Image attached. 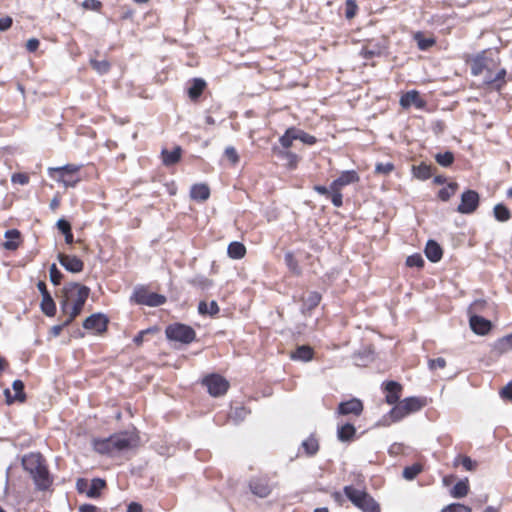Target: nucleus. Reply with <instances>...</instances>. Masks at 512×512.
<instances>
[{
    "label": "nucleus",
    "instance_id": "f257e3e1",
    "mask_svg": "<svg viewBox=\"0 0 512 512\" xmlns=\"http://www.w3.org/2000/svg\"><path fill=\"white\" fill-rule=\"evenodd\" d=\"M471 74L479 76L486 73L484 83L496 91H501L506 85L507 71L504 68L498 69L501 64L498 52L486 49L471 57L467 61Z\"/></svg>",
    "mask_w": 512,
    "mask_h": 512
},
{
    "label": "nucleus",
    "instance_id": "f03ea898",
    "mask_svg": "<svg viewBox=\"0 0 512 512\" xmlns=\"http://www.w3.org/2000/svg\"><path fill=\"white\" fill-rule=\"evenodd\" d=\"M139 435L136 431H122L107 438L94 439L93 449L101 455H113L116 452L136 447L139 443Z\"/></svg>",
    "mask_w": 512,
    "mask_h": 512
},
{
    "label": "nucleus",
    "instance_id": "7ed1b4c3",
    "mask_svg": "<svg viewBox=\"0 0 512 512\" xmlns=\"http://www.w3.org/2000/svg\"><path fill=\"white\" fill-rule=\"evenodd\" d=\"M22 465L24 470L31 475L38 490L46 491L51 487L53 479L49 473L46 460L41 453L25 455L22 459Z\"/></svg>",
    "mask_w": 512,
    "mask_h": 512
},
{
    "label": "nucleus",
    "instance_id": "20e7f679",
    "mask_svg": "<svg viewBox=\"0 0 512 512\" xmlns=\"http://www.w3.org/2000/svg\"><path fill=\"white\" fill-rule=\"evenodd\" d=\"M360 181V176L355 170L342 171L340 175L331 182L329 188L323 185H314L313 190L320 195L330 199L332 204L339 208L343 205L342 189L350 184Z\"/></svg>",
    "mask_w": 512,
    "mask_h": 512
},
{
    "label": "nucleus",
    "instance_id": "39448f33",
    "mask_svg": "<svg viewBox=\"0 0 512 512\" xmlns=\"http://www.w3.org/2000/svg\"><path fill=\"white\" fill-rule=\"evenodd\" d=\"M89 295V287L77 282L68 283L62 289L60 307L66 304L68 309L73 310L75 313H81Z\"/></svg>",
    "mask_w": 512,
    "mask_h": 512
},
{
    "label": "nucleus",
    "instance_id": "423d86ee",
    "mask_svg": "<svg viewBox=\"0 0 512 512\" xmlns=\"http://www.w3.org/2000/svg\"><path fill=\"white\" fill-rule=\"evenodd\" d=\"M343 492L349 501L361 511L381 512L380 505L366 491L363 481H360L357 487L353 485L344 486Z\"/></svg>",
    "mask_w": 512,
    "mask_h": 512
},
{
    "label": "nucleus",
    "instance_id": "0eeeda50",
    "mask_svg": "<svg viewBox=\"0 0 512 512\" xmlns=\"http://www.w3.org/2000/svg\"><path fill=\"white\" fill-rule=\"evenodd\" d=\"M428 398L425 396H411L401 400L389 411V417L393 422H399L412 413L419 412L428 405Z\"/></svg>",
    "mask_w": 512,
    "mask_h": 512
},
{
    "label": "nucleus",
    "instance_id": "6e6552de",
    "mask_svg": "<svg viewBox=\"0 0 512 512\" xmlns=\"http://www.w3.org/2000/svg\"><path fill=\"white\" fill-rule=\"evenodd\" d=\"M81 167V165L66 164L62 167L49 168V175L66 188L75 187L82 180L79 174Z\"/></svg>",
    "mask_w": 512,
    "mask_h": 512
},
{
    "label": "nucleus",
    "instance_id": "1a4fd4ad",
    "mask_svg": "<svg viewBox=\"0 0 512 512\" xmlns=\"http://www.w3.org/2000/svg\"><path fill=\"white\" fill-rule=\"evenodd\" d=\"M165 336L169 341L188 345L196 340V331L187 324L175 322L166 326Z\"/></svg>",
    "mask_w": 512,
    "mask_h": 512
},
{
    "label": "nucleus",
    "instance_id": "9d476101",
    "mask_svg": "<svg viewBox=\"0 0 512 512\" xmlns=\"http://www.w3.org/2000/svg\"><path fill=\"white\" fill-rule=\"evenodd\" d=\"M131 300L138 305H145L148 307H159L167 302L165 295L151 292L146 286H139L135 288Z\"/></svg>",
    "mask_w": 512,
    "mask_h": 512
},
{
    "label": "nucleus",
    "instance_id": "9b49d317",
    "mask_svg": "<svg viewBox=\"0 0 512 512\" xmlns=\"http://www.w3.org/2000/svg\"><path fill=\"white\" fill-rule=\"evenodd\" d=\"M202 384L207 387L209 394L213 397L225 395L230 387L229 382L223 376L216 373L205 376Z\"/></svg>",
    "mask_w": 512,
    "mask_h": 512
},
{
    "label": "nucleus",
    "instance_id": "f8f14e48",
    "mask_svg": "<svg viewBox=\"0 0 512 512\" xmlns=\"http://www.w3.org/2000/svg\"><path fill=\"white\" fill-rule=\"evenodd\" d=\"M403 385L394 380L384 381L381 384V390L385 396V402L388 405L395 406L401 400V396L403 394Z\"/></svg>",
    "mask_w": 512,
    "mask_h": 512
},
{
    "label": "nucleus",
    "instance_id": "ddd939ff",
    "mask_svg": "<svg viewBox=\"0 0 512 512\" xmlns=\"http://www.w3.org/2000/svg\"><path fill=\"white\" fill-rule=\"evenodd\" d=\"M479 204L480 196L478 192L468 189L462 193L457 211L461 214H472L478 209Z\"/></svg>",
    "mask_w": 512,
    "mask_h": 512
},
{
    "label": "nucleus",
    "instance_id": "4468645a",
    "mask_svg": "<svg viewBox=\"0 0 512 512\" xmlns=\"http://www.w3.org/2000/svg\"><path fill=\"white\" fill-rule=\"evenodd\" d=\"M108 324V317L102 313H94L83 321V327L97 335L105 333L108 329Z\"/></svg>",
    "mask_w": 512,
    "mask_h": 512
},
{
    "label": "nucleus",
    "instance_id": "2eb2a0df",
    "mask_svg": "<svg viewBox=\"0 0 512 512\" xmlns=\"http://www.w3.org/2000/svg\"><path fill=\"white\" fill-rule=\"evenodd\" d=\"M364 410L363 402L358 398H351L350 400L340 402L337 407L338 415H353L360 416Z\"/></svg>",
    "mask_w": 512,
    "mask_h": 512
},
{
    "label": "nucleus",
    "instance_id": "dca6fc26",
    "mask_svg": "<svg viewBox=\"0 0 512 512\" xmlns=\"http://www.w3.org/2000/svg\"><path fill=\"white\" fill-rule=\"evenodd\" d=\"M59 263L71 273H80L84 269V262L75 255L59 253L57 256Z\"/></svg>",
    "mask_w": 512,
    "mask_h": 512
},
{
    "label": "nucleus",
    "instance_id": "f3484780",
    "mask_svg": "<svg viewBox=\"0 0 512 512\" xmlns=\"http://www.w3.org/2000/svg\"><path fill=\"white\" fill-rule=\"evenodd\" d=\"M400 105L404 109H407L412 105L417 109H423L426 106V101L421 97L417 90H410L401 96Z\"/></svg>",
    "mask_w": 512,
    "mask_h": 512
},
{
    "label": "nucleus",
    "instance_id": "a211bd4d",
    "mask_svg": "<svg viewBox=\"0 0 512 512\" xmlns=\"http://www.w3.org/2000/svg\"><path fill=\"white\" fill-rule=\"evenodd\" d=\"M249 487L253 494L262 498L267 497L272 490L267 477L253 478L249 483Z\"/></svg>",
    "mask_w": 512,
    "mask_h": 512
},
{
    "label": "nucleus",
    "instance_id": "6ab92c4d",
    "mask_svg": "<svg viewBox=\"0 0 512 512\" xmlns=\"http://www.w3.org/2000/svg\"><path fill=\"white\" fill-rule=\"evenodd\" d=\"M469 324L472 331L478 335H487L492 329L491 321L478 315L471 316Z\"/></svg>",
    "mask_w": 512,
    "mask_h": 512
},
{
    "label": "nucleus",
    "instance_id": "aec40b11",
    "mask_svg": "<svg viewBox=\"0 0 512 512\" xmlns=\"http://www.w3.org/2000/svg\"><path fill=\"white\" fill-rule=\"evenodd\" d=\"M12 387H13V390L15 391V394L14 396H12L11 392L9 389H6L4 391V394H5V397H6V402L8 404H12L13 402L15 401H18V402H25L26 401V394L24 392V383L22 380H15L12 384Z\"/></svg>",
    "mask_w": 512,
    "mask_h": 512
},
{
    "label": "nucleus",
    "instance_id": "412c9836",
    "mask_svg": "<svg viewBox=\"0 0 512 512\" xmlns=\"http://www.w3.org/2000/svg\"><path fill=\"white\" fill-rule=\"evenodd\" d=\"M6 241L3 248L9 251L17 250L23 243L21 232L18 229H10L5 232Z\"/></svg>",
    "mask_w": 512,
    "mask_h": 512
},
{
    "label": "nucleus",
    "instance_id": "4be33fe9",
    "mask_svg": "<svg viewBox=\"0 0 512 512\" xmlns=\"http://www.w3.org/2000/svg\"><path fill=\"white\" fill-rule=\"evenodd\" d=\"M206 82L201 78H194L190 82V86L187 89L188 97L191 101L197 102L204 90L206 89Z\"/></svg>",
    "mask_w": 512,
    "mask_h": 512
},
{
    "label": "nucleus",
    "instance_id": "5701e85b",
    "mask_svg": "<svg viewBox=\"0 0 512 512\" xmlns=\"http://www.w3.org/2000/svg\"><path fill=\"white\" fill-rule=\"evenodd\" d=\"M322 296L317 291H311L306 296L301 297V301L303 303L302 305V312L310 313L312 310H314L321 302Z\"/></svg>",
    "mask_w": 512,
    "mask_h": 512
},
{
    "label": "nucleus",
    "instance_id": "b1692460",
    "mask_svg": "<svg viewBox=\"0 0 512 512\" xmlns=\"http://www.w3.org/2000/svg\"><path fill=\"white\" fill-rule=\"evenodd\" d=\"M210 197V188L206 183H197L191 186L190 198L194 201L204 202Z\"/></svg>",
    "mask_w": 512,
    "mask_h": 512
},
{
    "label": "nucleus",
    "instance_id": "393cba45",
    "mask_svg": "<svg viewBox=\"0 0 512 512\" xmlns=\"http://www.w3.org/2000/svg\"><path fill=\"white\" fill-rule=\"evenodd\" d=\"M314 349L309 345L298 346L295 351L291 352L290 358L292 360L308 362L314 358Z\"/></svg>",
    "mask_w": 512,
    "mask_h": 512
},
{
    "label": "nucleus",
    "instance_id": "a878e982",
    "mask_svg": "<svg viewBox=\"0 0 512 512\" xmlns=\"http://www.w3.org/2000/svg\"><path fill=\"white\" fill-rule=\"evenodd\" d=\"M425 255L431 262H438L443 256L441 246L434 240H429L425 246Z\"/></svg>",
    "mask_w": 512,
    "mask_h": 512
},
{
    "label": "nucleus",
    "instance_id": "bb28decb",
    "mask_svg": "<svg viewBox=\"0 0 512 512\" xmlns=\"http://www.w3.org/2000/svg\"><path fill=\"white\" fill-rule=\"evenodd\" d=\"M162 161L165 166H171L178 163L181 160L182 149L180 146H176L173 150L169 151L163 149L161 152Z\"/></svg>",
    "mask_w": 512,
    "mask_h": 512
},
{
    "label": "nucleus",
    "instance_id": "cd10ccee",
    "mask_svg": "<svg viewBox=\"0 0 512 512\" xmlns=\"http://www.w3.org/2000/svg\"><path fill=\"white\" fill-rule=\"evenodd\" d=\"M319 447V441L315 434H311L301 444V449H303L304 454L308 457L316 455Z\"/></svg>",
    "mask_w": 512,
    "mask_h": 512
},
{
    "label": "nucleus",
    "instance_id": "c85d7f7f",
    "mask_svg": "<svg viewBox=\"0 0 512 512\" xmlns=\"http://www.w3.org/2000/svg\"><path fill=\"white\" fill-rule=\"evenodd\" d=\"M356 428L353 424L345 423L337 428V437L342 442H350L354 440Z\"/></svg>",
    "mask_w": 512,
    "mask_h": 512
},
{
    "label": "nucleus",
    "instance_id": "c756f323",
    "mask_svg": "<svg viewBox=\"0 0 512 512\" xmlns=\"http://www.w3.org/2000/svg\"><path fill=\"white\" fill-rule=\"evenodd\" d=\"M246 247L243 243L234 241L228 245L227 254L231 259L239 260L245 257Z\"/></svg>",
    "mask_w": 512,
    "mask_h": 512
},
{
    "label": "nucleus",
    "instance_id": "7c9ffc66",
    "mask_svg": "<svg viewBox=\"0 0 512 512\" xmlns=\"http://www.w3.org/2000/svg\"><path fill=\"white\" fill-rule=\"evenodd\" d=\"M470 491L469 481L467 478L458 481L450 490V495L453 498L459 499L466 497Z\"/></svg>",
    "mask_w": 512,
    "mask_h": 512
},
{
    "label": "nucleus",
    "instance_id": "2f4dec72",
    "mask_svg": "<svg viewBox=\"0 0 512 512\" xmlns=\"http://www.w3.org/2000/svg\"><path fill=\"white\" fill-rule=\"evenodd\" d=\"M41 311L48 317H53L56 314V304L50 293H45L42 296V301L40 304Z\"/></svg>",
    "mask_w": 512,
    "mask_h": 512
},
{
    "label": "nucleus",
    "instance_id": "473e14b6",
    "mask_svg": "<svg viewBox=\"0 0 512 512\" xmlns=\"http://www.w3.org/2000/svg\"><path fill=\"white\" fill-rule=\"evenodd\" d=\"M458 189L459 184L457 182H450L446 187H443L438 191L437 197L439 200L447 202L456 194Z\"/></svg>",
    "mask_w": 512,
    "mask_h": 512
},
{
    "label": "nucleus",
    "instance_id": "72a5a7b5",
    "mask_svg": "<svg viewBox=\"0 0 512 512\" xmlns=\"http://www.w3.org/2000/svg\"><path fill=\"white\" fill-rule=\"evenodd\" d=\"M56 226L58 230L64 235L66 244H73L74 236L72 233L71 224L65 219H59L56 223Z\"/></svg>",
    "mask_w": 512,
    "mask_h": 512
},
{
    "label": "nucleus",
    "instance_id": "f704fd0d",
    "mask_svg": "<svg viewBox=\"0 0 512 512\" xmlns=\"http://www.w3.org/2000/svg\"><path fill=\"white\" fill-rule=\"evenodd\" d=\"M462 466L466 471H474L477 468V462L469 456L458 455L453 460V467Z\"/></svg>",
    "mask_w": 512,
    "mask_h": 512
},
{
    "label": "nucleus",
    "instance_id": "c9c22d12",
    "mask_svg": "<svg viewBox=\"0 0 512 512\" xmlns=\"http://www.w3.org/2000/svg\"><path fill=\"white\" fill-rule=\"evenodd\" d=\"M414 39L416 40L417 46L421 51H426L436 44V39L434 37L427 38L422 32H417L414 35Z\"/></svg>",
    "mask_w": 512,
    "mask_h": 512
},
{
    "label": "nucleus",
    "instance_id": "e433bc0d",
    "mask_svg": "<svg viewBox=\"0 0 512 512\" xmlns=\"http://www.w3.org/2000/svg\"><path fill=\"white\" fill-rule=\"evenodd\" d=\"M294 140H297L295 127L288 128L279 138L281 146L285 149L284 151H289L288 149L292 146Z\"/></svg>",
    "mask_w": 512,
    "mask_h": 512
},
{
    "label": "nucleus",
    "instance_id": "4c0bfd02",
    "mask_svg": "<svg viewBox=\"0 0 512 512\" xmlns=\"http://www.w3.org/2000/svg\"><path fill=\"white\" fill-rule=\"evenodd\" d=\"M413 174L420 180H427L432 176V167L422 162L418 166H413Z\"/></svg>",
    "mask_w": 512,
    "mask_h": 512
},
{
    "label": "nucleus",
    "instance_id": "58836bf2",
    "mask_svg": "<svg viewBox=\"0 0 512 512\" xmlns=\"http://www.w3.org/2000/svg\"><path fill=\"white\" fill-rule=\"evenodd\" d=\"M89 63L91 65L92 69L100 75L107 74L111 69V63L106 59L97 60V59L91 58Z\"/></svg>",
    "mask_w": 512,
    "mask_h": 512
},
{
    "label": "nucleus",
    "instance_id": "ea45409f",
    "mask_svg": "<svg viewBox=\"0 0 512 512\" xmlns=\"http://www.w3.org/2000/svg\"><path fill=\"white\" fill-rule=\"evenodd\" d=\"M219 310V306L217 302L214 300L211 301L210 303L201 301L198 305V311L202 315L209 314L210 316H215L219 313Z\"/></svg>",
    "mask_w": 512,
    "mask_h": 512
},
{
    "label": "nucleus",
    "instance_id": "a19ab883",
    "mask_svg": "<svg viewBox=\"0 0 512 512\" xmlns=\"http://www.w3.org/2000/svg\"><path fill=\"white\" fill-rule=\"evenodd\" d=\"M277 154L287 161L286 166L288 169H296L299 162V156L297 154L291 151H278Z\"/></svg>",
    "mask_w": 512,
    "mask_h": 512
},
{
    "label": "nucleus",
    "instance_id": "79ce46f5",
    "mask_svg": "<svg viewBox=\"0 0 512 512\" xmlns=\"http://www.w3.org/2000/svg\"><path fill=\"white\" fill-rule=\"evenodd\" d=\"M494 217L499 222H506L511 218L510 210L504 204H497L493 208Z\"/></svg>",
    "mask_w": 512,
    "mask_h": 512
},
{
    "label": "nucleus",
    "instance_id": "37998d69",
    "mask_svg": "<svg viewBox=\"0 0 512 512\" xmlns=\"http://www.w3.org/2000/svg\"><path fill=\"white\" fill-rule=\"evenodd\" d=\"M106 483L103 479L95 478L92 480L90 488L87 491L89 498H98L100 496V490L105 487Z\"/></svg>",
    "mask_w": 512,
    "mask_h": 512
},
{
    "label": "nucleus",
    "instance_id": "c03bdc74",
    "mask_svg": "<svg viewBox=\"0 0 512 512\" xmlns=\"http://www.w3.org/2000/svg\"><path fill=\"white\" fill-rule=\"evenodd\" d=\"M423 471V465L420 463H414L410 466H406L403 470V477L406 480L415 479Z\"/></svg>",
    "mask_w": 512,
    "mask_h": 512
},
{
    "label": "nucleus",
    "instance_id": "a18cd8bd",
    "mask_svg": "<svg viewBox=\"0 0 512 512\" xmlns=\"http://www.w3.org/2000/svg\"><path fill=\"white\" fill-rule=\"evenodd\" d=\"M435 160L439 165L449 167L454 162V154L450 151L439 153L435 156Z\"/></svg>",
    "mask_w": 512,
    "mask_h": 512
},
{
    "label": "nucleus",
    "instance_id": "49530a36",
    "mask_svg": "<svg viewBox=\"0 0 512 512\" xmlns=\"http://www.w3.org/2000/svg\"><path fill=\"white\" fill-rule=\"evenodd\" d=\"M61 308V312L66 317L63 321L62 325L65 327L69 326L81 313H75L73 310L68 309L66 304H63Z\"/></svg>",
    "mask_w": 512,
    "mask_h": 512
},
{
    "label": "nucleus",
    "instance_id": "de8ad7c7",
    "mask_svg": "<svg viewBox=\"0 0 512 512\" xmlns=\"http://www.w3.org/2000/svg\"><path fill=\"white\" fill-rule=\"evenodd\" d=\"M296 137L297 140H300L302 143L306 145H314L317 143V138L301 129L296 128Z\"/></svg>",
    "mask_w": 512,
    "mask_h": 512
},
{
    "label": "nucleus",
    "instance_id": "09e8293b",
    "mask_svg": "<svg viewBox=\"0 0 512 512\" xmlns=\"http://www.w3.org/2000/svg\"><path fill=\"white\" fill-rule=\"evenodd\" d=\"M358 5L356 0H346L345 2V17L350 20L353 19L358 12Z\"/></svg>",
    "mask_w": 512,
    "mask_h": 512
},
{
    "label": "nucleus",
    "instance_id": "8fccbe9b",
    "mask_svg": "<svg viewBox=\"0 0 512 512\" xmlns=\"http://www.w3.org/2000/svg\"><path fill=\"white\" fill-rule=\"evenodd\" d=\"M472 509L464 504L461 503H451L447 506H445L441 512H471Z\"/></svg>",
    "mask_w": 512,
    "mask_h": 512
},
{
    "label": "nucleus",
    "instance_id": "3c124183",
    "mask_svg": "<svg viewBox=\"0 0 512 512\" xmlns=\"http://www.w3.org/2000/svg\"><path fill=\"white\" fill-rule=\"evenodd\" d=\"M406 265L408 267L422 268L424 266V259L421 254L415 253L407 257Z\"/></svg>",
    "mask_w": 512,
    "mask_h": 512
},
{
    "label": "nucleus",
    "instance_id": "603ef678",
    "mask_svg": "<svg viewBox=\"0 0 512 512\" xmlns=\"http://www.w3.org/2000/svg\"><path fill=\"white\" fill-rule=\"evenodd\" d=\"M394 169H395V166L392 162L377 163L375 166V173L387 176L392 171H394Z\"/></svg>",
    "mask_w": 512,
    "mask_h": 512
},
{
    "label": "nucleus",
    "instance_id": "864d4df0",
    "mask_svg": "<svg viewBox=\"0 0 512 512\" xmlns=\"http://www.w3.org/2000/svg\"><path fill=\"white\" fill-rule=\"evenodd\" d=\"M50 280L54 285H59L62 281L63 274L57 268L56 264H52L49 269Z\"/></svg>",
    "mask_w": 512,
    "mask_h": 512
},
{
    "label": "nucleus",
    "instance_id": "5fc2aeb1",
    "mask_svg": "<svg viewBox=\"0 0 512 512\" xmlns=\"http://www.w3.org/2000/svg\"><path fill=\"white\" fill-rule=\"evenodd\" d=\"M224 156L232 165L238 164L240 160L237 150L232 146H229L225 149Z\"/></svg>",
    "mask_w": 512,
    "mask_h": 512
},
{
    "label": "nucleus",
    "instance_id": "6e6d98bb",
    "mask_svg": "<svg viewBox=\"0 0 512 512\" xmlns=\"http://www.w3.org/2000/svg\"><path fill=\"white\" fill-rule=\"evenodd\" d=\"M191 284L201 289H207L213 285V281L207 277H196L191 280Z\"/></svg>",
    "mask_w": 512,
    "mask_h": 512
},
{
    "label": "nucleus",
    "instance_id": "4d7b16f0",
    "mask_svg": "<svg viewBox=\"0 0 512 512\" xmlns=\"http://www.w3.org/2000/svg\"><path fill=\"white\" fill-rule=\"evenodd\" d=\"M497 346L502 352L512 349V333L499 339Z\"/></svg>",
    "mask_w": 512,
    "mask_h": 512
},
{
    "label": "nucleus",
    "instance_id": "13d9d810",
    "mask_svg": "<svg viewBox=\"0 0 512 512\" xmlns=\"http://www.w3.org/2000/svg\"><path fill=\"white\" fill-rule=\"evenodd\" d=\"M29 181L30 177L27 173L18 172L11 176V182L14 184L26 185Z\"/></svg>",
    "mask_w": 512,
    "mask_h": 512
},
{
    "label": "nucleus",
    "instance_id": "bf43d9fd",
    "mask_svg": "<svg viewBox=\"0 0 512 512\" xmlns=\"http://www.w3.org/2000/svg\"><path fill=\"white\" fill-rule=\"evenodd\" d=\"M82 7L85 10H92L99 12L102 8V3L99 0H84L82 2Z\"/></svg>",
    "mask_w": 512,
    "mask_h": 512
},
{
    "label": "nucleus",
    "instance_id": "052dcab7",
    "mask_svg": "<svg viewBox=\"0 0 512 512\" xmlns=\"http://www.w3.org/2000/svg\"><path fill=\"white\" fill-rule=\"evenodd\" d=\"M380 52L375 50V49H372L370 48L369 46H363L361 51H360V55L366 59V60H370L372 58H374L375 56L379 55Z\"/></svg>",
    "mask_w": 512,
    "mask_h": 512
},
{
    "label": "nucleus",
    "instance_id": "680f3d73",
    "mask_svg": "<svg viewBox=\"0 0 512 512\" xmlns=\"http://www.w3.org/2000/svg\"><path fill=\"white\" fill-rule=\"evenodd\" d=\"M446 367V360L443 357H438L435 359L429 360V368L434 369H443Z\"/></svg>",
    "mask_w": 512,
    "mask_h": 512
},
{
    "label": "nucleus",
    "instance_id": "e2e57ef3",
    "mask_svg": "<svg viewBox=\"0 0 512 512\" xmlns=\"http://www.w3.org/2000/svg\"><path fill=\"white\" fill-rule=\"evenodd\" d=\"M500 396L504 400L512 401V380L500 390Z\"/></svg>",
    "mask_w": 512,
    "mask_h": 512
},
{
    "label": "nucleus",
    "instance_id": "0e129e2a",
    "mask_svg": "<svg viewBox=\"0 0 512 512\" xmlns=\"http://www.w3.org/2000/svg\"><path fill=\"white\" fill-rule=\"evenodd\" d=\"M285 262L291 271L297 272L298 264H297V261L292 253H287L285 255Z\"/></svg>",
    "mask_w": 512,
    "mask_h": 512
},
{
    "label": "nucleus",
    "instance_id": "69168bd1",
    "mask_svg": "<svg viewBox=\"0 0 512 512\" xmlns=\"http://www.w3.org/2000/svg\"><path fill=\"white\" fill-rule=\"evenodd\" d=\"M156 329H146V330H141L133 339V342L137 345V346H140L142 345L143 341H144V336L148 333H151V332H155Z\"/></svg>",
    "mask_w": 512,
    "mask_h": 512
},
{
    "label": "nucleus",
    "instance_id": "338daca9",
    "mask_svg": "<svg viewBox=\"0 0 512 512\" xmlns=\"http://www.w3.org/2000/svg\"><path fill=\"white\" fill-rule=\"evenodd\" d=\"M78 512H105L101 508L93 504H82L78 508Z\"/></svg>",
    "mask_w": 512,
    "mask_h": 512
},
{
    "label": "nucleus",
    "instance_id": "774afa93",
    "mask_svg": "<svg viewBox=\"0 0 512 512\" xmlns=\"http://www.w3.org/2000/svg\"><path fill=\"white\" fill-rule=\"evenodd\" d=\"M40 42L37 38H31L26 42V49L28 52L33 53L39 48Z\"/></svg>",
    "mask_w": 512,
    "mask_h": 512
}]
</instances>
